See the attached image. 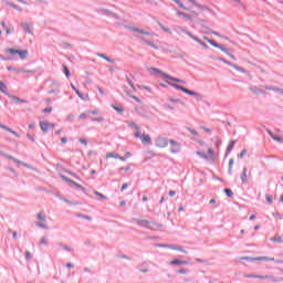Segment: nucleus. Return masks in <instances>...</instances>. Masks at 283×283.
<instances>
[{
	"instance_id": "f257e3e1",
	"label": "nucleus",
	"mask_w": 283,
	"mask_h": 283,
	"mask_svg": "<svg viewBox=\"0 0 283 283\" xmlns=\"http://www.w3.org/2000/svg\"><path fill=\"white\" fill-rule=\"evenodd\" d=\"M175 3L179 4L184 11H177L176 15L184 21H196L200 14H202V6L196 3L195 0H186L181 2L180 0H172Z\"/></svg>"
},
{
	"instance_id": "f03ea898",
	"label": "nucleus",
	"mask_w": 283,
	"mask_h": 283,
	"mask_svg": "<svg viewBox=\"0 0 283 283\" xmlns=\"http://www.w3.org/2000/svg\"><path fill=\"white\" fill-rule=\"evenodd\" d=\"M6 54H9V56H19L20 59H27L28 57V50H19V49H12L7 48L4 50Z\"/></svg>"
},
{
	"instance_id": "7ed1b4c3",
	"label": "nucleus",
	"mask_w": 283,
	"mask_h": 283,
	"mask_svg": "<svg viewBox=\"0 0 283 283\" xmlns=\"http://www.w3.org/2000/svg\"><path fill=\"white\" fill-rule=\"evenodd\" d=\"M132 127L136 129L135 138H139L143 145H149L151 143V137L149 135H140V127L138 125L132 123Z\"/></svg>"
},
{
	"instance_id": "20e7f679",
	"label": "nucleus",
	"mask_w": 283,
	"mask_h": 283,
	"mask_svg": "<svg viewBox=\"0 0 283 283\" xmlns=\"http://www.w3.org/2000/svg\"><path fill=\"white\" fill-rule=\"evenodd\" d=\"M171 87H175V90H179L180 92H184L185 94H188L189 96H198V93L190 91L189 88H186L181 85L169 83Z\"/></svg>"
},
{
	"instance_id": "39448f33",
	"label": "nucleus",
	"mask_w": 283,
	"mask_h": 283,
	"mask_svg": "<svg viewBox=\"0 0 283 283\" xmlns=\"http://www.w3.org/2000/svg\"><path fill=\"white\" fill-rule=\"evenodd\" d=\"M155 145L159 149H165V147H167V145H169V139L167 137H159L156 139Z\"/></svg>"
},
{
	"instance_id": "423d86ee",
	"label": "nucleus",
	"mask_w": 283,
	"mask_h": 283,
	"mask_svg": "<svg viewBox=\"0 0 283 283\" xmlns=\"http://www.w3.org/2000/svg\"><path fill=\"white\" fill-rule=\"evenodd\" d=\"M54 127L55 125L50 122H40V128L44 133L50 132V129H54Z\"/></svg>"
},
{
	"instance_id": "0eeeda50",
	"label": "nucleus",
	"mask_w": 283,
	"mask_h": 283,
	"mask_svg": "<svg viewBox=\"0 0 283 283\" xmlns=\"http://www.w3.org/2000/svg\"><path fill=\"white\" fill-rule=\"evenodd\" d=\"M105 158H106V160H109V158H115V159L122 160V163H125V160H126L125 157L118 155V153H116V151L106 153Z\"/></svg>"
},
{
	"instance_id": "6e6552de",
	"label": "nucleus",
	"mask_w": 283,
	"mask_h": 283,
	"mask_svg": "<svg viewBox=\"0 0 283 283\" xmlns=\"http://www.w3.org/2000/svg\"><path fill=\"white\" fill-rule=\"evenodd\" d=\"M169 145L171 154H178L180 151V144L178 142L170 139Z\"/></svg>"
},
{
	"instance_id": "1a4fd4ad",
	"label": "nucleus",
	"mask_w": 283,
	"mask_h": 283,
	"mask_svg": "<svg viewBox=\"0 0 283 283\" xmlns=\"http://www.w3.org/2000/svg\"><path fill=\"white\" fill-rule=\"evenodd\" d=\"M251 262H275V258L273 256H256L251 259Z\"/></svg>"
},
{
	"instance_id": "9d476101",
	"label": "nucleus",
	"mask_w": 283,
	"mask_h": 283,
	"mask_svg": "<svg viewBox=\"0 0 283 283\" xmlns=\"http://www.w3.org/2000/svg\"><path fill=\"white\" fill-rule=\"evenodd\" d=\"M155 72L161 74V76H164V78H168V81H174L175 83H185V81L171 77V75H167L166 73L160 72L158 69H155Z\"/></svg>"
},
{
	"instance_id": "9b49d317",
	"label": "nucleus",
	"mask_w": 283,
	"mask_h": 283,
	"mask_svg": "<svg viewBox=\"0 0 283 283\" xmlns=\"http://www.w3.org/2000/svg\"><path fill=\"white\" fill-rule=\"evenodd\" d=\"M244 277L254 279V280H271V277H273V276H269V275H255V274H244Z\"/></svg>"
},
{
	"instance_id": "f8f14e48",
	"label": "nucleus",
	"mask_w": 283,
	"mask_h": 283,
	"mask_svg": "<svg viewBox=\"0 0 283 283\" xmlns=\"http://www.w3.org/2000/svg\"><path fill=\"white\" fill-rule=\"evenodd\" d=\"M203 39H205V41H207V43L212 45V48H218V50H221V52H227V49L222 48V45L216 43L213 40H209V38H207V36H205Z\"/></svg>"
},
{
	"instance_id": "ddd939ff",
	"label": "nucleus",
	"mask_w": 283,
	"mask_h": 283,
	"mask_svg": "<svg viewBox=\"0 0 283 283\" xmlns=\"http://www.w3.org/2000/svg\"><path fill=\"white\" fill-rule=\"evenodd\" d=\"M249 176H251V170L249 168H243V172L241 174V181L249 182Z\"/></svg>"
},
{
	"instance_id": "4468645a",
	"label": "nucleus",
	"mask_w": 283,
	"mask_h": 283,
	"mask_svg": "<svg viewBox=\"0 0 283 283\" xmlns=\"http://www.w3.org/2000/svg\"><path fill=\"white\" fill-rule=\"evenodd\" d=\"M161 227L163 224L156 223L154 221H149V224H148V229H150V231H158V229H160Z\"/></svg>"
},
{
	"instance_id": "2eb2a0df",
	"label": "nucleus",
	"mask_w": 283,
	"mask_h": 283,
	"mask_svg": "<svg viewBox=\"0 0 283 283\" xmlns=\"http://www.w3.org/2000/svg\"><path fill=\"white\" fill-rule=\"evenodd\" d=\"M0 128H1V129H4L6 132H9V133L12 134L13 136H15V138H19V133L12 130L10 127L0 124Z\"/></svg>"
},
{
	"instance_id": "dca6fc26",
	"label": "nucleus",
	"mask_w": 283,
	"mask_h": 283,
	"mask_svg": "<svg viewBox=\"0 0 283 283\" xmlns=\"http://www.w3.org/2000/svg\"><path fill=\"white\" fill-rule=\"evenodd\" d=\"M268 134L271 136V138H273L276 143H283V139L281 136L274 134L273 132L271 130H268Z\"/></svg>"
},
{
	"instance_id": "f3484780",
	"label": "nucleus",
	"mask_w": 283,
	"mask_h": 283,
	"mask_svg": "<svg viewBox=\"0 0 283 283\" xmlns=\"http://www.w3.org/2000/svg\"><path fill=\"white\" fill-rule=\"evenodd\" d=\"M208 160H210V163H214L216 161V151L212 149V148H210V149H208Z\"/></svg>"
},
{
	"instance_id": "a211bd4d",
	"label": "nucleus",
	"mask_w": 283,
	"mask_h": 283,
	"mask_svg": "<svg viewBox=\"0 0 283 283\" xmlns=\"http://www.w3.org/2000/svg\"><path fill=\"white\" fill-rule=\"evenodd\" d=\"M149 222L148 220H145V219H138L137 220V224H139V227H145L146 229L149 228Z\"/></svg>"
},
{
	"instance_id": "6ab92c4d",
	"label": "nucleus",
	"mask_w": 283,
	"mask_h": 283,
	"mask_svg": "<svg viewBox=\"0 0 283 283\" xmlns=\"http://www.w3.org/2000/svg\"><path fill=\"white\" fill-rule=\"evenodd\" d=\"M133 32H138L139 34H146L147 36H151V33L138 28H133Z\"/></svg>"
},
{
	"instance_id": "aec40b11",
	"label": "nucleus",
	"mask_w": 283,
	"mask_h": 283,
	"mask_svg": "<svg viewBox=\"0 0 283 283\" xmlns=\"http://www.w3.org/2000/svg\"><path fill=\"white\" fill-rule=\"evenodd\" d=\"M7 158H9V160H13V163H17L18 165H23L24 167H28V165L23 164V161L10 156V155H7Z\"/></svg>"
},
{
	"instance_id": "412c9836",
	"label": "nucleus",
	"mask_w": 283,
	"mask_h": 283,
	"mask_svg": "<svg viewBox=\"0 0 283 283\" xmlns=\"http://www.w3.org/2000/svg\"><path fill=\"white\" fill-rule=\"evenodd\" d=\"M170 264L180 265V264H189V262L182 261V260H172V261H170Z\"/></svg>"
},
{
	"instance_id": "4be33fe9",
	"label": "nucleus",
	"mask_w": 283,
	"mask_h": 283,
	"mask_svg": "<svg viewBox=\"0 0 283 283\" xmlns=\"http://www.w3.org/2000/svg\"><path fill=\"white\" fill-rule=\"evenodd\" d=\"M0 92H2V94H8V86L3 82H0Z\"/></svg>"
},
{
	"instance_id": "5701e85b",
	"label": "nucleus",
	"mask_w": 283,
	"mask_h": 283,
	"mask_svg": "<svg viewBox=\"0 0 283 283\" xmlns=\"http://www.w3.org/2000/svg\"><path fill=\"white\" fill-rule=\"evenodd\" d=\"M97 56H99V59H104V61H107L108 63H114V60L109 59L105 54L98 53Z\"/></svg>"
},
{
	"instance_id": "b1692460",
	"label": "nucleus",
	"mask_w": 283,
	"mask_h": 283,
	"mask_svg": "<svg viewBox=\"0 0 283 283\" xmlns=\"http://www.w3.org/2000/svg\"><path fill=\"white\" fill-rule=\"evenodd\" d=\"M197 156H200V158H203V160H209V157L205 154V151H197Z\"/></svg>"
},
{
	"instance_id": "393cba45",
	"label": "nucleus",
	"mask_w": 283,
	"mask_h": 283,
	"mask_svg": "<svg viewBox=\"0 0 283 283\" xmlns=\"http://www.w3.org/2000/svg\"><path fill=\"white\" fill-rule=\"evenodd\" d=\"M38 220H41L42 222H45V220H46L45 213L39 212V213H38Z\"/></svg>"
},
{
	"instance_id": "a878e982",
	"label": "nucleus",
	"mask_w": 283,
	"mask_h": 283,
	"mask_svg": "<svg viewBox=\"0 0 283 283\" xmlns=\"http://www.w3.org/2000/svg\"><path fill=\"white\" fill-rule=\"evenodd\" d=\"M63 70H64V74H65L66 78H70V76H71L70 69H67V66L63 65Z\"/></svg>"
},
{
	"instance_id": "bb28decb",
	"label": "nucleus",
	"mask_w": 283,
	"mask_h": 283,
	"mask_svg": "<svg viewBox=\"0 0 283 283\" xmlns=\"http://www.w3.org/2000/svg\"><path fill=\"white\" fill-rule=\"evenodd\" d=\"M144 43H146V45H150V48H154V50H158V48L156 46V44H154V42H149L147 40H143Z\"/></svg>"
},
{
	"instance_id": "cd10ccee",
	"label": "nucleus",
	"mask_w": 283,
	"mask_h": 283,
	"mask_svg": "<svg viewBox=\"0 0 283 283\" xmlns=\"http://www.w3.org/2000/svg\"><path fill=\"white\" fill-rule=\"evenodd\" d=\"M95 196H98V198H101V200H107V197L104 196L103 193L98 192V191H94Z\"/></svg>"
},
{
	"instance_id": "c85d7f7f",
	"label": "nucleus",
	"mask_w": 283,
	"mask_h": 283,
	"mask_svg": "<svg viewBox=\"0 0 283 283\" xmlns=\"http://www.w3.org/2000/svg\"><path fill=\"white\" fill-rule=\"evenodd\" d=\"M170 249H174L175 251H180L181 253H187V251L182 250L180 247L178 245H171Z\"/></svg>"
},
{
	"instance_id": "c756f323",
	"label": "nucleus",
	"mask_w": 283,
	"mask_h": 283,
	"mask_svg": "<svg viewBox=\"0 0 283 283\" xmlns=\"http://www.w3.org/2000/svg\"><path fill=\"white\" fill-rule=\"evenodd\" d=\"M224 193H227L228 198H233V191H231V189H224Z\"/></svg>"
},
{
	"instance_id": "7c9ffc66",
	"label": "nucleus",
	"mask_w": 283,
	"mask_h": 283,
	"mask_svg": "<svg viewBox=\"0 0 283 283\" xmlns=\"http://www.w3.org/2000/svg\"><path fill=\"white\" fill-rule=\"evenodd\" d=\"M22 28L24 29V32H27L28 34H30V24L28 23H23Z\"/></svg>"
},
{
	"instance_id": "2f4dec72",
	"label": "nucleus",
	"mask_w": 283,
	"mask_h": 283,
	"mask_svg": "<svg viewBox=\"0 0 283 283\" xmlns=\"http://www.w3.org/2000/svg\"><path fill=\"white\" fill-rule=\"evenodd\" d=\"M233 147H235V142H231L227 148L228 154L231 153V149H233Z\"/></svg>"
},
{
	"instance_id": "473e14b6",
	"label": "nucleus",
	"mask_w": 283,
	"mask_h": 283,
	"mask_svg": "<svg viewBox=\"0 0 283 283\" xmlns=\"http://www.w3.org/2000/svg\"><path fill=\"white\" fill-rule=\"evenodd\" d=\"M265 200L269 205H273V200H275V198L273 196H268Z\"/></svg>"
},
{
	"instance_id": "72a5a7b5",
	"label": "nucleus",
	"mask_w": 283,
	"mask_h": 283,
	"mask_svg": "<svg viewBox=\"0 0 283 283\" xmlns=\"http://www.w3.org/2000/svg\"><path fill=\"white\" fill-rule=\"evenodd\" d=\"M233 159L229 160V174H231V171H233Z\"/></svg>"
},
{
	"instance_id": "f704fd0d",
	"label": "nucleus",
	"mask_w": 283,
	"mask_h": 283,
	"mask_svg": "<svg viewBox=\"0 0 283 283\" xmlns=\"http://www.w3.org/2000/svg\"><path fill=\"white\" fill-rule=\"evenodd\" d=\"M92 120H96L97 123H103V120H105V117L99 116V117H96V118H92Z\"/></svg>"
},
{
	"instance_id": "c9c22d12",
	"label": "nucleus",
	"mask_w": 283,
	"mask_h": 283,
	"mask_svg": "<svg viewBox=\"0 0 283 283\" xmlns=\"http://www.w3.org/2000/svg\"><path fill=\"white\" fill-rule=\"evenodd\" d=\"M251 92H253V94H261L262 91L258 90L256 87H250Z\"/></svg>"
},
{
	"instance_id": "e433bc0d",
	"label": "nucleus",
	"mask_w": 283,
	"mask_h": 283,
	"mask_svg": "<svg viewBox=\"0 0 283 283\" xmlns=\"http://www.w3.org/2000/svg\"><path fill=\"white\" fill-rule=\"evenodd\" d=\"M7 70H8L9 72H12V70H14V72H25L24 70L12 69V66H8Z\"/></svg>"
},
{
	"instance_id": "4c0bfd02",
	"label": "nucleus",
	"mask_w": 283,
	"mask_h": 283,
	"mask_svg": "<svg viewBox=\"0 0 283 283\" xmlns=\"http://www.w3.org/2000/svg\"><path fill=\"white\" fill-rule=\"evenodd\" d=\"M69 182H71V185H74V187H77V189H83V186L76 184V182L73 181V180H69Z\"/></svg>"
},
{
	"instance_id": "58836bf2",
	"label": "nucleus",
	"mask_w": 283,
	"mask_h": 283,
	"mask_svg": "<svg viewBox=\"0 0 283 283\" xmlns=\"http://www.w3.org/2000/svg\"><path fill=\"white\" fill-rule=\"evenodd\" d=\"M13 101H15V103H28V101L21 99L19 97H13Z\"/></svg>"
},
{
	"instance_id": "ea45409f",
	"label": "nucleus",
	"mask_w": 283,
	"mask_h": 283,
	"mask_svg": "<svg viewBox=\"0 0 283 283\" xmlns=\"http://www.w3.org/2000/svg\"><path fill=\"white\" fill-rule=\"evenodd\" d=\"M77 218H83V220H92V217H87L84 214H77Z\"/></svg>"
},
{
	"instance_id": "a19ab883",
	"label": "nucleus",
	"mask_w": 283,
	"mask_h": 283,
	"mask_svg": "<svg viewBox=\"0 0 283 283\" xmlns=\"http://www.w3.org/2000/svg\"><path fill=\"white\" fill-rule=\"evenodd\" d=\"M78 142L84 145L85 147H87V139L85 138H80Z\"/></svg>"
},
{
	"instance_id": "79ce46f5",
	"label": "nucleus",
	"mask_w": 283,
	"mask_h": 283,
	"mask_svg": "<svg viewBox=\"0 0 283 283\" xmlns=\"http://www.w3.org/2000/svg\"><path fill=\"white\" fill-rule=\"evenodd\" d=\"M113 108L115 109V112H118L119 114H123L124 112L123 107L114 106Z\"/></svg>"
},
{
	"instance_id": "37998d69",
	"label": "nucleus",
	"mask_w": 283,
	"mask_h": 283,
	"mask_svg": "<svg viewBox=\"0 0 283 283\" xmlns=\"http://www.w3.org/2000/svg\"><path fill=\"white\" fill-rule=\"evenodd\" d=\"M61 249H64V251H72V249L65 244H60Z\"/></svg>"
},
{
	"instance_id": "c03bdc74",
	"label": "nucleus",
	"mask_w": 283,
	"mask_h": 283,
	"mask_svg": "<svg viewBox=\"0 0 283 283\" xmlns=\"http://www.w3.org/2000/svg\"><path fill=\"white\" fill-rule=\"evenodd\" d=\"M51 112H52V106L46 107V108L43 109L44 114H50Z\"/></svg>"
},
{
	"instance_id": "a18cd8bd",
	"label": "nucleus",
	"mask_w": 283,
	"mask_h": 283,
	"mask_svg": "<svg viewBox=\"0 0 283 283\" xmlns=\"http://www.w3.org/2000/svg\"><path fill=\"white\" fill-rule=\"evenodd\" d=\"M190 36H191V39H193V41H196L197 43H199V45H201V44H202V42H201V40H200V39H198V38H196V36L191 35V34H190Z\"/></svg>"
},
{
	"instance_id": "49530a36",
	"label": "nucleus",
	"mask_w": 283,
	"mask_h": 283,
	"mask_svg": "<svg viewBox=\"0 0 283 283\" xmlns=\"http://www.w3.org/2000/svg\"><path fill=\"white\" fill-rule=\"evenodd\" d=\"M241 260H247L248 262H251V260H255V258H251V256H241Z\"/></svg>"
},
{
	"instance_id": "de8ad7c7",
	"label": "nucleus",
	"mask_w": 283,
	"mask_h": 283,
	"mask_svg": "<svg viewBox=\"0 0 283 283\" xmlns=\"http://www.w3.org/2000/svg\"><path fill=\"white\" fill-rule=\"evenodd\" d=\"M244 156H247V149H243L240 155L239 158H244Z\"/></svg>"
},
{
	"instance_id": "09e8293b",
	"label": "nucleus",
	"mask_w": 283,
	"mask_h": 283,
	"mask_svg": "<svg viewBox=\"0 0 283 283\" xmlns=\"http://www.w3.org/2000/svg\"><path fill=\"white\" fill-rule=\"evenodd\" d=\"M127 81H128V85H130L133 90H136V87L134 86V83H132V80H129V77H127Z\"/></svg>"
},
{
	"instance_id": "8fccbe9b",
	"label": "nucleus",
	"mask_w": 283,
	"mask_h": 283,
	"mask_svg": "<svg viewBox=\"0 0 283 283\" xmlns=\"http://www.w3.org/2000/svg\"><path fill=\"white\" fill-rule=\"evenodd\" d=\"M40 244H48V239L46 238H42L40 241Z\"/></svg>"
},
{
	"instance_id": "3c124183",
	"label": "nucleus",
	"mask_w": 283,
	"mask_h": 283,
	"mask_svg": "<svg viewBox=\"0 0 283 283\" xmlns=\"http://www.w3.org/2000/svg\"><path fill=\"white\" fill-rule=\"evenodd\" d=\"M80 118H81V119L87 118V113H82V114H80Z\"/></svg>"
},
{
	"instance_id": "603ef678",
	"label": "nucleus",
	"mask_w": 283,
	"mask_h": 283,
	"mask_svg": "<svg viewBox=\"0 0 283 283\" xmlns=\"http://www.w3.org/2000/svg\"><path fill=\"white\" fill-rule=\"evenodd\" d=\"M178 273H180L181 275H186L187 270H185V269H180V270H178Z\"/></svg>"
},
{
	"instance_id": "864d4df0",
	"label": "nucleus",
	"mask_w": 283,
	"mask_h": 283,
	"mask_svg": "<svg viewBox=\"0 0 283 283\" xmlns=\"http://www.w3.org/2000/svg\"><path fill=\"white\" fill-rule=\"evenodd\" d=\"M132 98L136 101V103H140V98H138L136 95H133Z\"/></svg>"
},
{
	"instance_id": "5fc2aeb1",
	"label": "nucleus",
	"mask_w": 283,
	"mask_h": 283,
	"mask_svg": "<svg viewBox=\"0 0 283 283\" xmlns=\"http://www.w3.org/2000/svg\"><path fill=\"white\" fill-rule=\"evenodd\" d=\"M61 143H62L63 145H65V144L67 143V137H63V138L61 139Z\"/></svg>"
},
{
	"instance_id": "6e6d98bb",
	"label": "nucleus",
	"mask_w": 283,
	"mask_h": 283,
	"mask_svg": "<svg viewBox=\"0 0 283 283\" xmlns=\"http://www.w3.org/2000/svg\"><path fill=\"white\" fill-rule=\"evenodd\" d=\"M169 196H170L171 198H174V196H176V191L170 190V191H169Z\"/></svg>"
},
{
	"instance_id": "4d7b16f0",
	"label": "nucleus",
	"mask_w": 283,
	"mask_h": 283,
	"mask_svg": "<svg viewBox=\"0 0 283 283\" xmlns=\"http://www.w3.org/2000/svg\"><path fill=\"white\" fill-rule=\"evenodd\" d=\"M66 269H74V264L67 263V264H66Z\"/></svg>"
},
{
	"instance_id": "13d9d810",
	"label": "nucleus",
	"mask_w": 283,
	"mask_h": 283,
	"mask_svg": "<svg viewBox=\"0 0 283 283\" xmlns=\"http://www.w3.org/2000/svg\"><path fill=\"white\" fill-rule=\"evenodd\" d=\"M132 157V153H129V151H127L126 154H125V157L124 158H130Z\"/></svg>"
},
{
	"instance_id": "bf43d9fd",
	"label": "nucleus",
	"mask_w": 283,
	"mask_h": 283,
	"mask_svg": "<svg viewBox=\"0 0 283 283\" xmlns=\"http://www.w3.org/2000/svg\"><path fill=\"white\" fill-rule=\"evenodd\" d=\"M127 187H128V185H127V184H124V185L122 186V191H125V189H127Z\"/></svg>"
},
{
	"instance_id": "052dcab7",
	"label": "nucleus",
	"mask_w": 283,
	"mask_h": 283,
	"mask_svg": "<svg viewBox=\"0 0 283 283\" xmlns=\"http://www.w3.org/2000/svg\"><path fill=\"white\" fill-rule=\"evenodd\" d=\"M91 114H93L94 116H96L98 114V111L95 109V111H92Z\"/></svg>"
},
{
	"instance_id": "680f3d73",
	"label": "nucleus",
	"mask_w": 283,
	"mask_h": 283,
	"mask_svg": "<svg viewBox=\"0 0 283 283\" xmlns=\"http://www.w3.org/2000/svg\"><path fill=\"white\" fill-rule=\"evenodd\" d=\"M190 133L193 134V136H198V132H196V130H193V129L190 130Z\"/></svg>"
},
{
	"instance_id": "e2e57ef3",
	"label": "nucleus",
	"mask_w": 283,
	"mask_h": 283,
	"mask_svg": "<svg viewBox=\"0 0 283 283\" xmlns=\"http://www.w3.org/2000/svg\"><path fill=\"white\" fill-rule=\"evenodd\" d=\"M130 167H126V168H120V170H124V171H129Z\"/></svg>"
},
{
	"instance_id": "0e129e2a",
	"label": "nucleus",
	"mask_w": 283,
	"mask_h": 283,
	"mask_svg": "<svg viewBox=\"0 0 283 283\" xmlns=\"http://www.w3.org/2000/svg\"><path fill=\"white\" fill-rule=\"evenodd\" d=\"M235 3H237L238 6H243V4H242V1H240V0H235Z\"/></svg>"
},
{
	"instance_id": "69168bd1",
	"label": "nucleus",
	"mask_w": 283,
	"mask_h": 283,
	"mask_svg": "<svg viewBox=\"0 0 283 283\" xmlns=\"http://www.w3.org/2000/svg\"><path fill=\"white\" fill-rule=\"evenodd\" d=\"M98 92H99V94H102V96H104L105 91H102L101 88H98Z\"/></svg>"
},
{
	"instance_id": "338daca9",
	"label": "nucleus",
	"mask_w": 283,
	"mask_h": 283,
	"mask_svg": "<svg viewBox=\"0 0 283 283\" xmlns=\"http://www.w3.org/2000/svg\"><path fill=\"white\" fill-rule=\"evenodd\" d=\"M161 29H164L165 32H169V29L165 28L164 25H161Z\"/></svg>"
},
{
	"instance_id": "774afa93",
	"label": "nucleus",
	"mask_w": 283,
	"mask_h": 283,
	"mask_svg": "<svg viewBox=\"0 0 283 283\" xmlns=\"http://www.w3.org/2000/svg\"><path fill=\"white\" fill-rule=\"evenodd\" d=\"M250 220H255V214H252V216L250 217Z\"/></svg>"
}]
</instances>
